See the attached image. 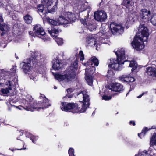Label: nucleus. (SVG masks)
<instances>
[{
    "mask_svg": "<svg viewBox=\"0 0 156 156\" xmlns=\"http://www.w3.org/2000/svg\"><path fill=\"white\" fill-rule=\"evenodd\" d=\"M117 58L116 60L113 58H111L108 60V63L109 68L115 71L120 70L122 69V65L124 63L129 64V67H132L131 71H133L137 68V64L134 61H129L123 60L125 59V50L124 48L119 49L115 52Z\"/></svg>",
    "mask_w": 156,
    "mask_h": 156,
    "instance_id": "obj_1",
    "label": "nucleus"
},
{
    "mask_svg": "<svg viewBox=\"0 0 156 156\" xmlns=\"http://www.w3.org/2000/svg\"><path fill=\"white\" fill-rule=\"evenodd\" d=\"M39 99L40 101L37 103L31 96L27 95L25 99L23 100V103H25V107L23 108H24L28 111H39L41 109H44L51 105L49 103V100L44 95H41Z\"/></svg>",
    "mask_w": 156,
    "mask_h": 156,
    "instance_id": "obj_2",
    "label": "nucleus"
},
{
    "mask_svg": "<svg viewBox=\"0 0 156 156\" xmlns=\"http://www.w3.org/2000/svg\"><path fill=\"white\" fill-rule=\"evenodd\" d=\"M78 61L76 59L63 74L53 73L55 78L59 82L65 83L73 82L76 80V71L78 67Z\"/></svg>",
    "mask_w": 156,
    "mask_h": 156,
    "instance_id": "obj_3",
    "label": "nucleus"
},
{
    "mask_svg": "<svg viewBox=\"0 0 156 156\" xmlns=\"http://www.w3.org/2000/svg\"><path fill=\"white\" fill-rule=\"evenodd\" d=\"M138 32L140 33V35H136L131 44L134 48L137 51H140L144 47L143 43L144 42L147 41L149 33L147 28L144 24L140 25Z\"/></svg>",
    "mask_w": 156,
    "mask_h": 156,
    "instance_id": "obj_4",
    "label": "nucleus"
},
{
    "mask_svg": "<svg viewBox=\"0 0 156 156\" xmlns=\"http://www.w3.org/2000/svg\"><path fill=\"white\" fill-rule=\"evenodd\" d=\"M31 57L29 58L24 60L20 63L23 71L25 74L29 72L33 66H36L40 64V60L42 59V55L39 51H34Z\"/></svg>",
    "mask_w": 156,
    "mask_h": 156,
    "instance_id": "obj_5",
    "label": "nucleus"
},
{
    "mask_svg": "<svg viewBox=\"0 0 156 156\" xmlns=\"http://www.w3.org/2000/svg\"><path fill=\"white\" fill-rule=\"evenodd\" d=\"M76 19V18L74 13L68 12H66L65 16H60L57 20H55L49 18H48L47 20L51 25L55 26L61 25L65 26L67 24L74 22Z\"/></svg>",
    "mask_w": 156,
    "mask_h": 156,
    "instance_id": "obj_6",
    "label": "nucleus"
},
{
    "mask_svg": "<svg viewBox=\"0 0 156 156\" xmlns=\"http://www.w3.org/2000/svg\"><path fill=\"white\" fill-rule=\"evenodd\" d=\"M18 79L16 76H6L0 79V85L4 88L1 89V92L3 94L9 93L12 87L17 84Z\"/></svg>",
    "mask_w": 156,
    "mask_h": 156,
    "instance_id": "obj_7",
    "label": "nucleus"
},
{
    "mask_svg": "<svg viewBox=\"0 0 156 156\" xmlns=\"http://www.w3.org/2000/svg\"><path fill=\"white\" fill-rule=\"evenodd\" d=\"M98 60L95 56L92 57L87 63H84V65L86 66H88L89 67H88L86 69L85 73L86 80L89 85H92L93 80L91 74H92L95 70V66H98Z\"/></svg>",
    "mask_w": 156,
    "mask_h": 156,
    "instance_id": "obj_8",
    "label": "nucleus"
},
{
    "mask_svg": "<svg viewBox=\"0 0 156 156\" xmlns=\"http://www.w3.org/2000/svg\"><path fill=\"white\" fill-rule=\"evenodd\" d=\"M76 97L79 99L80 102L83 103L80 112H83L90 105L89 96L86 91H82L77 93Z\"/></svg>",
    "mask_w": 156,
    "mask_h": 156,
    "instance_id": "obj_9",
    "label": "nucleus"
},
{
    "mask_svg": "<svg viewBox=\"0 0 156 156\" xmlns=\"http://www.w3.org/2000/svg\"><path fill=\"white\" fill-rule=\"evenodd\" d=\"M33 30L36 36L42 39L44 42L50 40V38L46 35L43 28L40 25L37 24L34 25Z\"/></svg>",
    "mask_w": 156,
    "mask_h": 156,
    "instance_id": "obj_10",
    "label": "nucleus"
},
{
    "mask_svg": "<svg viewBox=\"0 0 156 156\" xmlns=\"http://www.w3.org/2000/svg\"><path fill=\"white\" fill-rule=\"evenodd\" d=\"M41 2L45 6L44 7L42 5H39L37 6V12L40 15L45 14L47 13V10L48 9L46 7L51 6L53 3V0H41Z\"/></svg>",
    "mask_w": 156,
    "mask_h": 156,
    "instance_id": "obj_11",
    "label": "nucleus"
},
{
    "mask_svg": "<svg viewBox=\"0 0 156 156\" xmlns=\"http://www.w3.org/2000/svg\"><path fill=\"white\" fill-rule=\"evenodd\" d=\"M48 31L51 36L53 37V38L58 45H60L63 44V39L57 37L58 34L61 31L60 29L52 28L50 30V29L48 28Z\"/></svg>",
    "mask_w": 156,
    "mask_h": 156,
    "instance_id": "obj_12",
    "label": "nucleus"
},
{
    "mask_svg": "<svg viewBox=\"0 0 156 156\" xmlns=\"http://www.w3.org/2000/svg\"><path fill=\"white\" fill-rule=\"evenodd\" d=\"M60 108L62 111L70 112L71 110L79 109L80 107L77 104L64 102H61Z\"/></svg>",
    "mask_w": 156,
    "mask_h": 156,
    "instance_id": "obj_13",
    "label": "nucleus"
},
{
    "mask_svg": "<svg viewBox=\"0 0 156 156\" xmlns=\"http://www.w3.org/2000/svg\"><path fill=\"white\" fill-rule=\"evenodd\" d=\"M109 27L113 34H115V33L121 34L123 32L124 27L121 25L113 22L111 23Z\"/></svg>",
    "mask_w": 156,
    "mask_h": 156,
    "instance_id": "obj_14",
    "label": "nucleus"
},
{
    "mask_svg": "<svg viewBox=\"0 0 156 156\" xmlns=\"http://www.w3.org/2000/svg\"><path fill=\"white\" fill-rule=\"evenodd\" d=\"M63 54L59 55L56 57V58H55L53 60L52 68L55 70H59L62 66L61 62L63 59Z\"/></svg>",
    "mask_w": 156,
    "mask_h": 156,
    "instance_id": "obj_15",
    "label": "nucleus"
},
{
    "mask_svg": "<svg viewBox=\"0 0 156 156\" xmlns=\"http://www.w3.org/2000/svg\"><path fill=\"white\" fill-rule=\"evenodd\" d=\"M77 5L74 8V10L77 9H78L77 12L79 13L82 12L86 10L87 8V3H85L84 0H76Z\"/></svg>",
    "mask_w": 156,
    "mask_h": 156,
    "instance_id": "obj_16",
    "label": "nucleus"
},
{
    "mask_svg": "<svg viewBox=\"0 0 156 156\" xmlns=\"http://www.w3.org/2000/svg\"><path fill=\"white\" fill-rule=\"evenodd\" d=\"M94 16L96 20L101 22L104 21L107 18L106 13L104 11H99L95 12Z\"/></svg>",
    "mask_w": 156,
    "mask_h": 156,
    "instance_id": "obj_17",
    "label": "nucleus"
},
{
    "mask_svg": "<svg viewBox=\"0 0 156 156\" xmlns=\"http://www.w3.org/2000/svg\"><path fill=\"white\" fill-rule=\"evenodd\" d=\"M151 12L146 9H142L139 13L140 18L142 21L145 22L149 20V17Z\"/></svg>",
    "mask_w": 156,
    "mask_h": 156,
    "instance_id": "obj_18",
    "label": "nucleus"
},
{
    "mask_svg": "<svg viewBox=\"0 0 156 156\" xmlns=\"http://www.w3.org/2000/svg\"><path fill=\"white\" fill-rule=\"evenodd\" d=\"M95 37V35L90 34L87 38L86 42L90 46H92L96 45V49L97 50V48L98 45L99 41L98 40L96 41Z\"/></svg>",
    "mask_w": 156,
    "mask_h": 156,
    "instance_id": "obj_19",
    "label": "nucleus"
},
{
    "mask_svg": "<svg viewBox=\"0 0 156 156\" xmlns=\"http://www.w3.org/2000/svg\"><path fill=\"white\" fill-rule=\"evenodd\" d=\"M88 19L86 18L84 19H82L81 20V22L90 31H92L95 29L96 27L94 24H93L90 22H88Z\"/></svg>",
    "mask_w": 156,
    "mask_h": 156,
    "instance_id": "obj_20",
    "label": "nucleus"
},
{
    "mask_svg": "<svg viewBox=\"0 0 156 156\" xmlns=\"http://www.w3.org/2000/svg\"><path fill=\"white\" fill-rule=\"evenodd\" d=\"M109 89L112 91L118 92H121L123 90V86L118 83H112Z\"/></svg>",
    "mask_w": 156,
    "mask_h": 156,
    "instance_id": "obj_21",
    "label": "nucleus"
},
{
    "mask_svg": "<svg viewBox=\"0 0 156 156\" xmlns=\"http://www.w3.org/2000/svg\"><path fill=\"white\" fill-rule=\"evenodd\" d=\"M134 2L133 0H123L122 4L129 10H132Z\"/></svg>",
    "mask_w": 156,
    "mask_h": 156,
    "instance_id": "obj_22",
    "label": "nucleus"
},
{
    "mask_svg": "<svg viewBox=\"0 0 156 156\" xmlns=\"http://www.w3.org/2000/svg\"><path fill=\"white\" fill-rule=\"evenodd\" d=\"M145 72L148 75L156 77V68L154 67H147L146 68Z\"/></svg>",
    "mask_w": 156,
    "mask_h": 156,
    "instance_id": "obj_23",
    "label": "nucleus"
},
{
    "mask_svg": "<svg viewBox=\"0 0 156 156\" xmlns=\"http://www.w3.org/2000/svg\"><path fill=\"white\" fill-rule=\"evenodd\" d=\"M108 39V37H107L106 34H102L99 39V41L98 42V45L99 46L101 43L109 44L110 42Z\"/></svg>",
    "mask_w": 156,
    "mask_h": 156,
    "instance_id": "obj_24",
    "label": "nucleus"
},
{
    "mask_svg": "<svg viewBox=\"0 0 156 156\" xmlns=\"http://www.w3.org/2000/svg\"><path fill=\"white\" fill-rule=\"evenodd\" d=\"M151 129H156V126H153L151 128H148V127H145L143 129L142 132L138 134V136L140 138H142L146 133L147 132Z\"/></svg>",
    "mask_w": 156,
    "mask_h": 156,
    "instance_id": "obj_25",
    "label": "nucleus"
},
{
    "mask_svg": "<svg viewBox=\"0 0 156 156\" xmlns=\"http://www.w3.org/2000/svg\"><path fill=\"white\" fill-rule=\"evenodd\" d=\"M120 79L122 81L126 83H131L135 81L133 77L126 76H122L120 77Z\"/></svg>",
    "mask_w": 156,
    "mask_h": 156,
    "instance_id": "obj_26",
    "label": "nucleus"
},
{
    "mask_svg": "<svg viewBox=\"0 0 156 156\" xmlns=\"http://www.w3.org/2000/svg\"><path fill=\"white\" fill-rule=\"evenodd\" d=\"M25 22L27 24H30L32 22L33 19L32 17L28 14H27L23 17Z\"/></svg>",
    "mask_w": 156,
    "mask_h": 156,
    "instance_id": "obj_27",
    "label": "nucleus"
},
{
    "mask_svg": "<svg viewBox=\"0 0 156 156\" xmlns=\"http://www.w3.org/2000/svg\"><path fill=\"white\" fill-rule=\"evenodd\" d=\"M150 144V146L156 145V133H154L153 135L151 136Z\"/></svg>",
    "mask_w": 156,
    "mask_h": 156,
    "instance_id": "obj_28",
    "label": "nucleus"
},
{
    "mask_svg": "<svg viewBox=\"0 0 156 156\" xmlns=\"http://www.w3.org/2000/svg\"><path fill=\"white\" fill-rule=\"evenodd\" d=\"M26 136L30 138L33 143L38 140V136H34L30 133H27Z\"/></svg>",
    "mask_w": 156,
    "mask_h": 156,
    "instance_id": "obj_29",
    "label": "nucleus"
},
{
    "mask_svg": "<svg viewBox=\"0 0 156 156\" xmlns=\"http://www.w3.org/2000/svg\"><path fill=\"white\" fill-rule=\"evenodd\" d=\"M9 29V26L5 23H0V30L1 31H8Z\"/></svg>",
    "mask_w": 156,
    "mask_h": 156,
    "instance_id": "obj_30",
    "label": "nucleus"
},
{
    "mask_svg": "<svg viewBox=\"0 0 156 156\" xmlns=\"http://www.w3.org/2000/svg\"><path fill=\"white\" fill-rule=\"evenodd\" d=\"M150 152L149 151H147L144 150L142 152H140L138 154H136L135 156H150Z\"/></svg>",
    "mask_w": 156,
    "mask_h": 156,
    "instance_id": "obj_31",
    "label": "nucleus"
},
{
    "mask_svg": "<svg viewBox=\"0 0 156 156\" xmlns=\"http://www.w3.org/2000/svg\"><path fill=\"white\" fill-rule=\"evenodd\" d=\"M150 21L153 25L156 26V14L151 16Z\"/></svg>",
    "mask_w": 156,
    "mask_h": 156,
    "instance_id": "obj_32",
    "label": "nucleus"
},
{
    "mask_svg": "<svg viewBox=\"0 0 156 156\" xmlns=\"http://www.w3.org/2000/svg\"><path fill=\"white\" fill-rule=\"evenodd\" d=\"M74 153V149L72 148H70L68 151V153L69 156H75Z\"/></svg>",
    "mask_w": 156,
    "mask_h": 156,
    "instance_id": "obj_33",
    "label": "nucleus"
},
{
    "mask_svg": "<svg viewBox=\"0 0 156 156\" xmlns=\"http://www.w3.org/2000/svg\"><path fill=\"white\" fill-rule=\"evenodd\" d=\"M79 55L80 58V60L83 61L84 59V55L83 51H82L80 50L79 51Z\"/></svg>",
    "mask_w": 156,
    "mask_h": 156,
    "instance_id": "obj_34",
    "label": "nucleus"
},
{
    "mask_svg": "<svg viewBox=\"0 0 156 156\" xmlns=\"http://www.w3.org/2000/svg\"><path fill=\"white\" fill-rule=\"evenodd\" d=\"M111 96L105 95H103L102 97V99L105 100H109L111 99Z\"/></svg>",
    "mask_w": 156,
    "mask_h": 156,
    "instance_id": "obj_35",
    "label": "nucleus"
},
{
    "mask_svg": "<svg viewBox=\"0 0 156 156\" xmlns=\"http://www.w3.org/2000/svg\"><path fill=\"white\" fill-rule=\"evenodd\" d=\"M108 76L110 77L111 76H112L114 73V72L112 70H108Z\"/></svg>",
    "mask_w": 156,
    "mask_h": 156,
    "instance_id": "obj_36",
    "label": "nucleus"
},
{
    "mask_svg": "<svg viewBox=\"0 0 156 156\" xmlns=\"http://www.w3.org/2000/svg\"><path fill=\"white\" fill-rule=\"evenodd\" d=\"M149 152L150 156L153 155L155 154V153L156 152V150L154 149H152L151 151L150 152L149 151Z\"/></svg>",
    "mask_w": 156,
    "mask_h": 156,
    "instance_id": "obj_37",
    "label": "nucleus"
},
{
    "mask_svg": "<svg viewBox=\"0 0 156 156\" xmlns=\"http://www.w3.org/2000/svg\"><path fill=\"white\" fill-rule=\"evenodd\" d=\"M74 90V89L73 88H69L66 90V91L68 94H70Z\"/></svg>",
    "mask_w": 156,
    "mask_h": 156,
    "instance_id": "obj_38",
    "label": "nucleus"
},
{
    "mask_svg": "<svg viewBox=\"0 0 156 156\" xmlns=\"http://www.w3.org/2000/svg\"><path fill=\"white\" fill-rule=\"evenodd\" d=\"M57 9V7L56 4H55L51 9V12H55Z\"/></svg>",
    "mask_w": 156,
    "mask_h": 156,
    "instance_id": "obj_39",
    "label": "nucleus"
},
{
    "mask_svg": "<svg viewBox=\"0 0 156 156\" xmlns=\"http://www.w3.org/2000/svg\"><path fill=\"white\" fill-rule=\"evenodd\" d=\"M10 6L9 5L6 6V10H8V12L9 13V14H10V12H11V11L10 9H9V8H10Z\"/></svg>",
    "mask_w": 156,
    "mask_h": 156,
    "instance_id": "obj_40",
    "label": "nucleus"
},
{
    "mask_svg": "<svg viewBox=\"0 0 156 156\" xmlns=\"http://www.w3.org/2000/svg\"><path fill=\"white\" fill-rule=\"evenodd\" d=\"M25 149H26L25 148H21V149H15L11 148H9V150L12 151V152L14 151V150H23V149L25 150Z\"/></svg>",
    "mask_w": 156,
    "mask_h": 156,
    "instance_id": "obj_41",
    "label": "nucleus"
},
{
    "mask_svg": "<svg viewBox=\"0 0 156 156\" xmlns=\"http://www.w3.org/2000/svg\"><path fill=\"white\" fill-rule=\"evenodd\" d=\"M147 91L141 94L140 95L138 96L137 97V98H141L143 95H144L145 94H147Z\"/></svg>",
    "mask_w": 156,
    "mask_h": 156,
    "instance_id": "obj_42",
    "label": "nucleus"
},
{
    "mask_svg": "<svg viewBox=\"0 0 156 156\" xmlns=\"http://www.w3.org/2000/svg\"><path fill=\"white\" fill-rule=\"evenodd\" d=\"M3 21V19L2 17V14L0 13V23L2 22Z\"/></svg>",
    "mask_w": 156,
    "mask_h": 156,
    "instance_id": "obj_43",
    "label": "nucleus"
},
{
    "mask_svg": "<svg viewBox=\"0 0 156 156\" xmlns=\"http://www.w3.org/2000/svg\"><path fill=\"white\" fill-rule=\"evenodd\" d=\"M2 32L1 34V35L2 37L3 36L7 31H2Z\"/></svg>",
    "mask_w": 156,
    "mask_h": 156,
    "instance_id": "obj_44",
    "label": "nucleus"
},
{
    "mask_svg": "<svg viewBox=\"0 0 156 156\" xmlns=\"http://www.w3.org/2000/svg\"><path fill=\"white\" fill-rule=\"evenodd\" d=\"M34 33H33L32 31H30L29 32V35L31 36L32 37H35L34 36Z\"/></svg>",
    "mask_w": 156,
    "mask_h": 156,
    "instance_id": "obj_45",
    "label": "nucleus"
},
{
    "mask_svg": "<svg viewBox=\"0 0 156 156\" xmlns=\"http://www.w3.org/2000/svg\"><path fill=\"white\" fill-rule=\"evenodd\" d=\"M30 79L32 80L33 81H34L35 80H36V78L35 76H30Z\"/></svg>",
    "mask_w": 156,
    "mask_h": 156,
    "instance_id": "obj_46",
    "label": "nucleus"
},
{
    "mask_svg": "<svg viewBox=\"0 0 156 156\" xmlns=\"http://www.w3.org/2000/svg\"><path fill=\"white\" fill-rule=\"evenodd\" d=\"M129 124L131 125L132 124L133 126L135 125V123L134 121H131L129 122Z\"/></svg>",
    "mask_w": 156,
    "mask_h": 156,
    "instance_id": "obj_47",
    "label": "nucleus"
},
{
    "mask_svg": "<svg viewBox=\"0 0 156 156\" xmlns=\"http://www.w3.org/2000/svg\"><path fill=\"white\" fill-rule=\"evenodd\" d=\"M11 70H12V72L13 73H15L16 71V69L15 68H13L11 69Z\"/></svg>",
    "mask_w": 156,
    "mask_h": 156,
    "instance_id": "obj_48",
    "label": "nucleus"
},
{
    "mask_svg": "<svg viewBox=\"0 0 156 156\" xmlns=\"http://www.w3.org/2000/svg\"><path fill=\"white\" fill-rule=\"evenodd\" d=\"M17 107V108H19V109H22V108H23V107H22V106H20V107Z\"/></svg>",
    "mask_w": 156,
    "mask_h": 156,
    "instance_id": "obj_49",
    "label": "nucleus"
},
{
    "mask_svg": "<svg viewBox=\"0 0 156 156\" xmlns=\"http://www.w3.org/2000/svg\"><path fill=\"white\" fill-rule=\"evenodd\" d=\"M152 2H153V3H155L156 1V0H151Z\"/></svg>",
    "mask_w": 156,
    "mask_h": 156,
    "instance_id": "obj_50",
    "label": "nucleus"
},
{
    "mask_svg": "<svg viewBox=\"0 0 156 156\" xmlns=\"http://www.w3.org/2000/svg\"><path fill=\"white\" fill-rule=\"evenodd\" d=\"M132 90L131 89H130L129 90V92L130 91H131V90ZM129 92H128V93H127L126 94V96L128 94Z\"/></svg>",
    "mask_w": 156,
    "mask_h": 156,
    "instance_id": "obj_51",
    "label": "nucleus"
},
{
    "mask_svg": "<svg viewBox=\"0 0 156 156\" xmlns=\"http://www.w3.org/2000/svg\"><path fill=\"white\" fill-rule=\"evenodd\" d=\"M94 114H95V112L94 111V112H93V113L92 114V115H94Z\"/></svg>",
    "mask_w": 156,
    "mask_h": 156,
    "instance_id": "obj_52",
    "label": "nucleus"
},
{
    "mask_svg": "<svg viewBox=\"0 0 156 156\" xmlns=\"http://www.w3.org/2000/svg\"><path fill=\"white\" fill-rule=\"evenodd\" d=\"M15 55H16V59H18L19 58L18 57V56H16V54H15Z\"/></svg>",
    "mask_w": 156,
    "mask_h": 156,
    "instance_id": "obj_53",
    "label": "nucleus"
},
{
    "mask_svg": "<svg viewBox=\"0 0 156 156\" xmlns=\"http://www.w3.org/2000/svg\"><path fill=\"white\" fill-rule=\"evenodd\" d=\"M57 88V87H56V86H54V89H56Z\"/></svg>",
    "mask_w": 156,
    "mask_h": 156,
    "instance_id": "obj_54",
    "label": "nucleus"
},
{
    "mask_svg": "<svg viewBox=\"0 0 156 156\" xmlns=\"http://www.w3.org/2000/svg\"><path fill=\"white\" fill-rule=\"evenodd\" d=\"M23 135V133H21H21H20V135L21 136V135Z\"/></svg>",
    "mask_w": 156,
    "mask_h": 156,
    "instance_id": "obj_55",
    "label": "nucleus"
},
{
    "mask_svg": "<svg viewBox=\"0 0 156 156\" xmlns=\"http://www.w3.org/2000/svg\"><path fill=\"white\" fill-rule=\"evenodd\" d=\"M106 125H108V123H107L106 124Z\"/></svg>",
    "mask_w": 156,
    "mask_h": 156,
    "instance_id": "obj_56",
    "label": "nucleus"
},
{
    "mask_svg": "<svg viewBox=\"0 0 156 156\" xmlns=\"http://www.w3.org/2000/svg\"><path fill=\"white\" fill-rule=\"evenodd\" d=\"M17 140H20V139H19L18 138H17Z\"/></svg>",
    "mask_w": 156,
    "mask_h": 156,
    "instance_id": "obj_57",
    "label": "nucleus"
},
{
    "mask_svg": "<svg viewBox=\"0 0 156 156\" xmlns=\"http://www.w3.org/2000/svg\"><path fill=\"white\" fill-rule=\"evenodd\" d=\"M68 97H69V98H70L71 97H70V96L69 95V96H68Z\"/></svg>",
    "mask_w": 156,
    "mask_h": 156,
    "instance_id": "obj_58",
    "label": "nucleus"
},
{
    "mask_svg": "<svg viewBox=\"0 0 156 156\" xmlns=\"http://www.w3.org/2000/svg\"><path fill=\"white\" fill-rule=\"evenodd\" d=\"M5 46L4 45V47L5 48Z\"/></svg>",
    "mask_w": 156,
    "mask_h": 156,
    "instance_id": "obj_59",
    "label": "nucleus"
},
{
    "mask_svg": "<svg viewBox=\"0 0 156 156\" xmlns=\"http://www.w3.org/2000/svg\"><path fill=\"white\" fill-rule=\"evenodd\" d=\"M12 106H14V105H12Z\"/></svg>",
    "mask_w": 156,
    "mask_h": 156,
    "instance_id": "obj_60",
    "label": "nucleus"
}]
</instances>
